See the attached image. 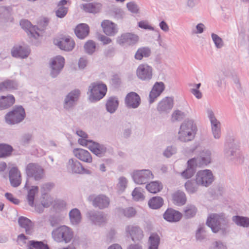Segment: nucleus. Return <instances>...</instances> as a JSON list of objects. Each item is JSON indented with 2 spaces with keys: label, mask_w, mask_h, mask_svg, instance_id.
Here are the masks:
<instances>
[{
  "label": "nucleus",
  "mask_w": 249,
  "mask_h": 249,
  "mask_svg": "<svg viewBox=\"0 0 249 249\" xmlns=\"http://www.w3.org/2000/svg\"><path fill=\"white\" fill-rule=\"evenodd\" d=\"M206 224L214 233L220 231L223 235H226L229 232V221L223 213L210 214Z\"/></svg>",
  "instance_id": "f257e3e1"
},
{
  "label": "nucleus",
  "mask_w": 249,
  "mask_h": 249,
  "mask_svg": "<svg viewBox=\"0 0 249 249\" xmlns=\"http://www.w3.org/2000/svg\"><path fill=\"white\" fill-rule=\"evenodd\" d=\"M27 175V180L24 188H29V178H33L36 181L43 179L45 176V171L43 167L36 163H30L27 165L25 168Z\"/></svg>",
  "instance_id": "f03ea898"
},
{
  "label": "nucleus",
  "mask_w": 249,
  "mask_h": 249,
  "mask_svg": "<svg viewBox=\"0 0 249 249\" xmlns=\"http://www.w3.org/2000/svg\"><path fill=\"white\" fill-rule=\"evenodd\" d=\"M197 128L193 120L185 121L180 125L178 139L181 142L191 141L195 137Z\"/></svg>",
  "instance_id": "7ed1b4c3"
},
{
  "label": "nucleus",
  "mask_w": 249,
  "mask_h": 249,
  "mask_svg": "<svg viewBox=\"0 0 249 249\" xmlns=\"http://www.w3.org/2000/svg\"><path fill=\"white\" fill-rule=\"evenodd\" d=\"M107 86L100 83H92L89 87V99L91 102H95L102 99L106 94Z\"/></svg>",
  "instance_id": "20e7f679"
},
{
  "label": "nucleus",
  "mask_w": 249,
  "mask_h": 249,
  "mask_svg": "<svg viewBox=\"0 0 249 249\" xmlns=\"http://www.w3.org/2000/svg\"><path fill=\"white\" fill-rule=\"evenodd\" d=\"M53 239L57 242L68 243L73 238V232L69 227L63 225L54 229L52 232Z\"/></svg>",
  "instance_id": "39448f33"
},
{
  "label": "nucleus",
  "mask_w": 249,
  "mask_h": 249,
  "mask_svg": "<svg viewBox=\"0 0 249 249\" xmlns=\"http://www.w3.org/2000/svg\"><path fill=\"white\" fill-rule=\"evenodd\" d=\"M25 115V110L22 106H16L5 115V120L9 124H18L24 119Z\"/></svg>",
  "instance_id": "423d86ee"
},
{
  "label": "nucleus",
  "mask_w": 249,
  "mask_h": 249,
  "mask_svg": "<svg viewBox=\"0 0 249 249\" xmlns=\"http://www.w3.org/2000/svg\"><path fill=\"white\" fill-rule=\"evenodd\" d=\"M48 23V20L47 18H44L42 21L40 22V24H42V28H39L36 26H32L31 22L28 20L22 19L20 21V25L22 28L28 31L31 35L35 38L39 36L37 31L43 30L47 26Z\"/></svg>",
  "instance_id": "0eeeda50"
},
{
  "label": "nucleus",
  "mask_w": 249,
  "mask_h": 249,
  "mask_svg": "<svg viewBox=\"0 0 249 249\" xmlns=\"http://www.w3.org/2000/svg\"><path fill=\"white\" fill-rule=\"evenodd\" d=\"M88 200L92 202L94 207L100 210L108 208L110 204L109 198L104 195H91L89 196Z\"/></svg>",
  "instance_id": "6e6552de"
},
{
  "label": "nucleus",
  "mask_w": 249,
  "mask_h": 249,
  "mask_svg": "<svg viewBox=\"0 0 249 249\" xmlns=\"http://www.w3.org/2000/svg\"><path fill=\"white\" fill-rule=\"evenodd\" d=\"M132 177L135 183L138 184H145L154 177L152 172L146 169L134 171Z\"/></svg>",
  "instance_id": "1a4fd4ad"
},
{
  "label": "nucleus",
  "mask_w": 249,
  "mask_h": 249,
  "mask_svg": "<svg viewBox=\"0 0 249 249\" xmlns=\"http://www.w3.org/2000/svg\"><path fill=\"white\" fill-rule=\"evenodd\" d=\"M196 182L200 186L208 187L213 181V176L210 170H200L196 175Z\"/></svg>",
  "instance_id": "9d476101"
},
{
  "label": "nucleus",
  "mask_w": 249,
  "mask_h": 249,
  "mask_svg": "<svg viewBox=\"0 0 249 249\" xmlns=\"http://www.w3.org/2000/svg\"><path fill=\"white\" fill-rule=\"evenodd\" d=\"M80 95V91L76 89L71 91L65 97L63 102V107L67 110L72 109L76 105Z\"/></svg>",
  "instance_id": "9b49d317"
},
{
  "label": "nucleus",
  "mask_w": 249,
  "mask_h": 249,
  "mask_svg": "<svg viewBox=\"0 0 249 249\" xmlns=\"http://www.w3.org/2000/svg\"><path fill=\"white\" fill-rule=\"evenodd\" d=\"M65 59L61 56H57L52 59L50 63L51 71L50 75L53 77H56L64 67Z\"/></svg>",
  "instance_id": "f8f14e48"
},
{
  "label": "nucleus",
  "mask_w": 249,
  "mask_h": 249,
  "mask_svg": "<svg viewBox=\"0 0 249 249\" xmlns=\"http://www.w3.org/2000/svg\"><path fill=\"white\" fill-rule=\"evenodd\" d=\"M138 40L139 36L131 33H123L116 38L117 43L122 46L133 45Z\"/></svg>",
  "instance_id": "ddd939ff"
},
{
  "label": "nucleus",
  "mask_w": 249,
  "mask_h": 249,
  "mask_svg": "<svg viewBox=\"0 0 249 249\" xmlns=\"http://www.w3.org/2000/svg\"><path fill=\"white\" fill-rule=\"evenodd\" d=\"M138 77L142 81H149L153 76V69L147 64L140 65L136 71Z\"/></svg>",
  "instance_id": "4468645a"
},
{
  "label": "nucleus",
  "mask_w": 249,
  "mask_h": 249,
  "mask_svg": "<svg viewBox=\"0 0 249 249\" xmlns=\"http://www.w3.org/2000/svg\"><path fill=\"white\" fill-rule=\"evenodd\" d=\"M140 96L135 92L128 93L124 98V104L129 109L138 108L141 104Z\"/></svg>",
  "instance_id": "2eb2a0df"
},
{
  "label": "nucleus",
  "mask_w": 249,
  "mask_h": 249,
  "mask_svg": "<svg viewBox=\"0 0 249 249\" xmlns=\"http://www.w3.org/2000/svg\"><path fill=\"white\" fill-rule=\"evenodd\" d=\"M86 216L92 223L95 225H101L107 221L106 217L103 212L94 210L88 211Z\"/></svg>",
  "instance_id": "dca6fc26"
},
{
  "label": "nucleus",
  "mask_w": 249,
  "mask_h": 249,
  "mask_svg": "<svg viewBox=\"0 0 249 249\" xmlns=\"http://www.w3.org/2000/svg\"><path fill=\"white\" fill-rule=\"evenodd\" d=\"M194 163L196 166L203 167L206 166L211 162V153L209 150H203L199 156L196 158H194Z\"/></svg>",
  "instance_id": "f3484780"
},
{
  "label": "nucleus",
  "mask_w": 249,
  "mask_h": 249,
  "mask_svg": "<svg viewBox=\"0 0 249 249\" xmlns=\"http://www.w3.org/2000/svg\"><path fill=\"white\" fill-rule=\"evenodd\" d=\"M125 231L134 242L141 241L143 237V231L138 226L128 225L125 227Z\"/></svg>",
  "instance_id": "a211bd4d"
},
{
  "label": "nucleus",
  "mask_w": 249,
  "mask_h": 249,
  "mask_svg": "<svg viewBox=\"0 0 249 249\" xmlns=\"http://www.w3.org/2000/svg\"><path fill=\"white\" fill-rule=\"evenodd\" d=\"M164 88L165 86L163 82H157L155 83L149 95V102L150 104L153 103L155 101L163 92Z\"/></svg>",
  "instance_id": "6ab92c4d"
},
{
  "label": "nucleus",
  "mask_w": 249,
  "mask_h": 249,
  "mask_svg": "<svg viewBox=\"0 0 249 249\" xmlns=\"http://www.w3.org/2000/svg\"><path fill=\"white\" fill-rule=\"evenodd\" d=\"M104 33L108 36H114L118 32L117 25L109 20H104L101 23Z\"/></svg>",
  "instance_id": "aec40b11"
},
{
  "label": "nucleus",
  "mask_w": 249,
  "mask_h": 249,
  "mask_svg": "<svg viewBox=\"0 0 249 249\" xmlns=\"http://www.w3.org/2000/svg\"><path fill=\"white\" fill-rule=\"evenodd\" d=\"M164 219L169 222H177L180 221L182 214L179 212L172 208L167 209L163 215Z\"/></svg>",
  "instance_id": "412c9836"
},
{
  "label": "nucleus",
  "mask_w": 249,
  "mask_h": 249,
  "mask_svg": "<svg viewBox=\"0 0 249 249\" xmlns=\"http://www.w3.org/2000/svg\"><path fill=\"white\" fill-rule=\"evenodd\" d=\"M9 180L11 185L14 187L18 186L21 182V174L17 167L11 168L9 173Z\"/></svg>",
  "instance_id": "4be33fe9"
},
{
  "label": "nucleus",
  "mask_w": 249,
  "mask_h": 249,
  "mask_svg": "<svg viewBox=\"0 0 249 249\" xmlns=\"http://www.w3.org/2000/svg\"><path fill=\"white\" fill-rule=\"evenodd\" d=\"M67 167L69 172L75 174H83L86 170L81 163L76 159H70Z\"/></svg>",
  "instance_id": "5701e85b"
},
{
  "label": "nucleus",
  "mask_w": 249,
  "mask_h": 249,
  "mask_svg": "<svg viewBox=\"0 0 249 249\" xmlns=\"http://www.w3.org/2000/svg\"><path fill=\"white\" fill-rule=\"evenodd\" d=\"M30 53V50L27 46H14L11 51V54L13 57L21 58L27 57Z\"/></svg>",
  "instance_id": "b1692460"
},
{
  "label": "nucleus",
  "mask_w": 249,
  "mask_h": 249,
  "mask_svg": "<svg viewBox=\"0 0 249 249\" xmlns=\"http://www.w3.org/2000/svg\"><path fill=\"white\" fill-rule=\"evenodd\" d=\"M173 98L166 97L159 102L157 110L160 113L169 112L173 107Z\"/></svg>",
  "instance_id": "393cba45"
},
{
  "label": "nucleus",
  "mask_w": 249,
  "mask_h": 249,
  "mask_svg": "<svg viewBox=\"0 0 249 249\" xmlns=\"http://www.w3.org/2000/svg\"><path fill=\"white\" fill-rule=\"evenodd\" d=\"M57 45L60 49L69 52L74 48L75 42L71 38L68 37L61 38L57 42Z\"/></svg>",
  "instance_id": "a878e982"
},
{
  "label": "nucleus",
  "mask_w": 249,
  "mask_h": 249,
  "mask_svg": "<svg viewBox=\"0 0 249 249\" xmlns=\"http://www.w3.org/2000/svg\"><path fill=\"white\" fill-rule=\"evenodd\" d=\"M89 148L93 154L99 157L104 156L107 152V148L104 145L93 141L91 144H89Z\"/></svg>",
  "instance_id": "bb28decb"
},
{
  "label": "nucleus",
  "mask_w": 249,
  "mask_h": 249,
  "mask_svg": "<svg viewBox=\"0 0 249 249\" xmlns=\"http://www.w3.org/2000/svg\"><path fill=\"white\" fill-rule=\"evenodd\" d=\"M73 152L74 156L80 160L88 163L92 162L91 156L87 150L83 149H74Z\"/></svg>",
  "instance_id": "cd10ccee"
},
{
  "label": "nucleus",
  "mask_w": 249,
  "mask_h": 249,
  "mask_svg": "<svg viewBox=\"0 0 249 249\" xmlns=\"http://www.w3.org/2000/svg\"><path fill=\"white\" fill-rule=\"evenodd\" d=\"M194 159H190L188 160L187 168L181 173V176L186 179L191 178L196 171V165L194 163Z\"/></svg>",
  "instance_id": "c85d7f7f"
},
{
  "label": "nucleus",
  "mask_w": 249,
  "mask_h": 249,
  "mask_svg": "<svg viewBox=\"0 0 249 249\" xmlns=\"http://www.w3.org/2000/svg\"><path fill=\"white\" fill-rule=\"evenodd\" d=\"M89 32V26L85 23H81L78 25L75 30L74 33L77 37L80 39H84L87 37Z\"/></svg>",
  "instance_id": "c756f323"
},
{
  "label": "nucleus",
  "mask_w": 249,
  "mask_h": 249,
  "mask_svg": "<svg viewBox=\"0 0 249 249\" xmlns=\"http://www.w3.org/2000/svg\"><path fill=\"white\" fill-rule=\"evenodd\" d=\"M15 102V98L12 95L0 96V110L9 108L14 104Z\"/></svg>",
  "instance_id": "7c9ffc66"
},
{
  "label": "nucleus",
  "mask_w": 249,
  "mask_h": 249,
  "mask_svg": "<svg viewBox=\"0 0 249 249\" xmlns=\"http://www.w3.org/2000/svg\"><path fill=\"white\" fill-rule=\"evenodd\" d=\"M19 226L25 230L26 233L31 234L33 231V223L32 221L27 217L20 216L18 219Z\"/></svg>",
  "instance_id": "2f4dec72"
},
{
  "label": "nucleus",
  "mask_w": 249,
  "mask_h": 249,
  "mask_svg": "<svg viewBox=\"0 0 249 249\" xmlns=\"http://www.w3.org/2000/svg\"><path fill=\"white\" fill-rule=\"evenodd\" d=\"M18 85L13 80H6L0 83V92L11 91L18 89Z\"/></svg>",
  "instance_id": "473e14b6"
},
{
  "label": "nucleus",
  "mask_w": 249,
  "mask_h": 249,
  "mask_svg": "<svg viewBox=\"0 0 249 249\" xmlns=\"http://www.w3.org/2000/svg\"><path fill=\"white\" fill-rule=\"evenodd\" d=\"M119 105V101L115 97H109L106 103V107L107 112L113 113L117 110Z\"/></svg>",
  "instance_id": "72a5a7b5"
},
{
  "label": "nucleus",
  "mask_w": 249,
  "mask_h": 249,
  "mask_svg": "<svg viewBox=\"0 0 249 249\" xmlns=\"http://www.w3.org/2000/svg\"><path fill=\"white\" fill-rule=\"evenodd\" d=\"M151 54V50L148 47L139 48L134 56L136 60H141L143 57H148Z\"/></svg>",
  "instance_id": "f704fd0d"
},
{
  "label": "nucleus",
  "mask_w": 249,
  "mask_h": 249,
  "mask_svg": "<svg viewBox=\"0 0 249 249\" xmlns=\"http://www.w3.org/2000/svg\"><path fill=\"white\" fill-rule=\"evenodd\" d=\"M199 186L196 179L188 180L184 184L186 191L190 194L196 193L198 191Z\"/></svg>",
  "instance_id": "c9c22d12"
},
{
  "label": "nucleus",
  "mask_w": 249,
  "mask_h": 249,
  "mask_svg": "<svg viewBox=\"0 0 249 249\" xmlns=\"http://www.w3.org/2000/svg\"><path fill=\"white\" fill-rule=\"evenodd\" d=\"M173 199L175 204L181 206L186 202V195L183 192L178 191L173 195Z\"/></svg>",
  "instance_id": "e433bc0d"
},
{
  "label": "nucleus",
  "mask_w": 249,
  "mask_h": 249,
  "mask_svg": "<svg viewBox=\"0 0 249 249\" xmlns=\"http://www.w3.org/2000/svg\"><path fill=\"white\" fill-rule=\"evenodd\" d=\"M117 211L119 214L127 218L134 217L137 213L136 209L132 207H129L124 209L119 208L117 209Z\"/></svg>",
  "instance_id": "4c0bfd02"
},
{
  "label": "nucleus",
  "mask_w": 249,
  "mask_h": 249,
  "mask_svg": "<svg viewBox=\"0 0 249 249\" xmlns=\"http://www.w3.org/2000/svg\"><path fill=\"white\" fill-rule=\"evenodd\" d=\"M232 220L237 225L244 228H249V217L235 215L232 217Z\"/></svg>",
  "instance_id": "58836bf2"
},
{
  "label": "nucleus",
  "mask_w": 249,
  "mask_h": 249,
  "mask_svg": "<svg viewBox=\"0 0 249 249\" xmlns=\"http://www.w3.org/2000/svg\"><path fill=\"white\" fill-rule=\"evenodd\" d=\"M69 217L70 221L72 225H77L81 221V213L80 211L76 208L73 209L70 212Z\"/></svg>",
  "instance_id": "ea45409f"
},
{
  "label": "nucleus",
  "mask_w": 249,
  "mask_h": 249,
  "mask_svg": "<svg viewBox=\"0 0 249 249\" xmlns=\"http://www.w3.org/2000/svg\"><path fill=\"white\" fill-rule=\"evenodd\" d=\"M67 1L66 0H61L58 3V9L55 11L56 16L59 18H64L68 13V8L65 7Z\"/></svg>",
  "instance_id": "a19ab883"
},
{
  "label": "nucleus",
  "mask_w": 249,
  "mask_h": 249,
  "mask_svg": "<svg viewBox=\"0 0 249 249\" xmlns=\"http://www.w3.org/2000/svg\"><path fill=\"white\" fill-rule=\"evenodd\" d=\"M148 204L152 209H158L163 205V199L160 196H154L148 201Z\"/></svg>",
  "instance_id": "79ce46f5"
},
{
  "label": "nucleus",
  "mask_w": 249,
  "mask_h": 249,
  "mask_svg": "<svg viewBox=\"0 0 249 249\" xmlns=\"http://www.w3.org/2000/svg\"><path fill=\"white\" fill-rule=\"evenodd\" d=\"M160 242V238L157 233H152L149 237L148 249H158Z\"/></svg>",
  "instance_id": "37998d69"
},
{
  "label": "nucleus",
  "mask_w": 249,
  "mask_h": 249,
  "mask_svg": "<svg viewBox=\"0 0 249 249\" xmlns=\"http://www.w3.org/2000/svg\"><path fill=\"white\" fill-rule=\"evenodd\" d=\"M101 5L100 3H89L83 4V9L86 12L90 13H97L101 8Z\"/></svg>",
  "instance_id": "c03bdc74"
},
{
  "label": "nucleus",
  "mask_w": 249,
  "mask_h": 249,
  "mask_svg": "<svg viewBox=\"0 0 249 249\" xmlns=\"http://www.w3.org/2000/svg\"><path fill=\"white\" fill-rule=\"evenodd\" d=\"M236 151V148L233 142H227L225 144L224 153L228 158H230L232 159V157L234 156Z\"/></svg>",
  "instance_id": "a18cd8bd"
},
{
  "label": "nucleus",
  "mask_w": 249,
  "mask_h": 249,
  "mask_svg": "<svg viewBox=\"0 0 249 249\" xmlns=\"http://www.w3.org/2000/svg\"><path fill=\"white\" fill-rule=\"evenodd\" d=\"M208 117L211 122V129L221 128L220 122L215 118L212 110H207Z\"/></svg>",
  "instance_id": "49530a36"
},
{
  "label": "nucleus",
  "mask_w": 249,
  "mask_h": 249,
  "mask_svg": "<svg viewBox=\"0 0 249 249\" xmlns=\"http://www.w3.org/2000/svg\"><path fill=\"white\" fill-rule=\"evenodd\" d=\"M0 19L4 21H12L13 18L11 17V11L9 8L6 7H0Z\"/></svg>",
  "instance_id": "de8ad7c7"
},
{
  "label": "nucleus",
  "mask_w": 249,
  "mask_h": 249,
  "mask_svg": "<svg viewBox=\"0 0 249 249\" xmlns=\"http://www.w3.org/2000/svg\"><path fill=\"white\" fill-rule=\"evenodd\" d=\"M0 152L2 155H0V158H3L9 157L11 155L14 150L12 146L4 143L0 144Z\"/></svg>",
  "instance_id": "09e8293b"
},
{
  "label": "nucleus",
  "mask_w": 249,
  "mask_h": 249,
  "mask_svg": "<svg viewBox=\"0 0 249 249\" xmlns=\"http://www.w3.org/2000/svg\"><path fill=\"white\" fill-rule=\"evenodd\" d=\"M38 187L37 186H33L32 188L29 189L28 192L27 200L29 205L33 207L34 204L35 195L38 192Z\"/></svg>",
  "instance_id": "8fccbe9b"
},
{
  "label": "nucleus",
  "mask_w": 249,
  "mask_h": 249,
  "mask_svg": "<svg viewBox=\"0 0 249 249\" xmlns=\"http://www.w3.org/2000/svg\"><path fill=\"white\" fill-rule=\"evenodd\" d=\"M145 187L147 191L154 194L160 192L162 188L161 184L157 181L151 182L147 184Z\"/></svg>",
  "instance_id": "3c124183"
},
{
  "label": "nucleus",
  "mask_w": 249,
  "mask_h": 249,
  "mask_svg": "<svg viewBox=\"0 0 249 249\" xmlns=\"http://www.w3.org/2000/svg\"><path fill=\"white\" fill-rule=\"evenodd\" d=\"M27 249H49V248L41 241L32 240L29 242Z\"/></svg>",
  "instance_id": "603ef678"
},
{
  "label": "nucleus",
  "mask_w": 249,
  "mask_h": 249,
  "mask_svg": "<svg viewBox=\"0 0 249 249\" xmlns=\"http://www.w3.org/2000/svg\"><path fill=\"white\" fill-rule=\"evenodd\" d=\"M197 211L196 207L193 205H187L184 209V216L189 219L194 217Z\"/></svg>",
  "instance_id": "864d4df0"
},
{
  "label": "nucleus",
  "mask_w": 249,
  "mask_h": 249,
  "mask_svg": "<svg viewBox=\"0 0 249 249\" xmlns=\"http://www.w3.org/2000/svg\"><path fill=\"white\" fill-rule=\"evenodd\" d=\"M85 52L89 54H92L96 49V44L93 40H88L84 45V46Z\"/></svg>",
  "instance_id": "5fc2aeb1"
},
{
  "label": "nucleus",
  "mask_w": 249,
  "mask_h": 249,
  "mask_svg": "<svg viewBox=\"0 0 249 249\" xmlns=\"http://www.w3.org/2000/svg\"><path fill=\"white\" fill-rule=\"evenodd\" d=\"M142 189L140 187H136L132 193V196L134 200L139 201L143 200L144 196L142 193Z\"/></svg>",
  "instance_id": "6e6d98bb"
},
{
  "label": "nucleus",
  "mask_w": 249,
  "mask_h": 249,
  "mask_svg": "<svg viewBox=\"0 0 249 249\" xmlns=\"http://www.w3.org/2000/svg\"><path fill=\"white\" fill-rule=\"evenodd\" d=\"M212 38L214 42L215 47L217 49H220L224 46V42L222 39L217 35L212 33L211 35Z\"/></svg>",
  "instance_id": "4d7b16f0"
},
{
  "label": "nucleus",
  "mask_w": 249,
  "mask_h": 249,
  "mask_svg": "<svg viewBox=\"0 0 249 249\" xmlns=\"http://www.w3.org/2000/svg\"><path fill=\"white\" fill-rule=\"evenodd\" d=\"M54 184L52 182H47L42 184L41 187V192L42 196H45L54 187Z\"/></svg>",
  "instance_id": "13d9d810"
},
{
  "label": "nucleus",
  "mask_w": 249,
  "mask_h": 249,
  "mask_svg": "<svg viewBox=\"0 0 249 249\" xmlns=\"http://www.w3.org/2000/svg\"><path fill=\"white\" fill-rule=\"evenodd\" d=\"M185 117L184 112L179 110H175L172 115V119L173 121H179L182 120Z\"/></svg>",
  "instance_id": "bf43d9fd"
},
{
  "label": "nucleus",
  "mask_w": 249,
  "mask_h": 249,
  "mask_svg": "<svg viewBox=\"0 0 249 249\" xmlns=\"http://www.w3.org/2000/svg\"><path fill=\"white\" fill-rule=\"evenodd\" d=\"M126 7L128 10L131 13L134 14L139 13V8L138 5L134 1L128 2L126 4Z\"/></svg>",
  "instance_id": "052dcab7"
},
{
  "label": "nucleus",
  "mask_w": 249,
  "mask_h": 249,
  "mask_svg": "<svg viewBox=\"0 0 249 249\" xmlns=\"http://www.w3.org/2000/svg\"><path fill=\"white\" fill-rule=\"evenodd\" d=\"M177 148L175 146H168L163 152V155L167 157L170 158L173 155L177 153Z\"/></svg>",
  "instance_id": "680f3d73"
},
{
  "label": "nucleus",
  "mask_w": 249,
  "mask_h": 249,
  "mask_svg": "<svg viewBox=\"0 0 249 249\" xmlns=\"http://www.w3.org/2000/svg\"><path fill=\"white\" fill-rule=\"evenodd\" d=\"M127 184V180L126 178L124 177H121L119 179L117 186L120 190L124 191L126 187Z\"/></svg>",
  "instance_id": "e2e57ef3"
},
{
  "label": "nucleus",
  "mask_w": 249,
  "mask_h": 249,
  "mask_svg": "<svg viewBox=\"0 0 249 249\" xmlns=\"http://www.w3.org/2000/svg\"><path fill=\"white\" fill-rule=\"evenodd\" d=\"M115 53V49L114 47L109 46L104 51V55L107 57H113Z\"/></svg>",
  "instance_id": "0e129e2a"
},
{
  "label": "nucleus",
  "mask_w": 249,
  "mask_h": 249,
  "mask_svg": "<svg viewBox=\"0 0 249 249\" xmlns=\"http://www.w3.org/2000/svg\"><path fill=\"white\" fill-rule=\"evenodd\" d=\"M204 232L205 230L204 228L202 227H199L196 233V240L201 241L202 240L204 239L205 237Z\"/></svg>",
  "instance_id": "69168bd1"
},
{
  "label": "nucleus",
  "mask_w": 249,
  "mask_h": 249,
  "mask_svg": "<svg viewBox=\"0 0 249 249\" xmlns=\"http://www.w3.org/2000/svg\"><path fill=\"white\" fill-rule=\"evenodd\" d=\"M224 77L221 72H218L214 76V79L216 81V85L218 87H221L224 81Z\"/></svg>",
  "instance_id": "338daca9"
},
{
  "label": "nucleus",
  "mask_w": 249,
  "mask_h": 249,
  "mask_svg": "<svg viewBox=\"0 0 249 249\" xmlns=\"http://www.w3.org/2000/svg\"><path fill=\"white\" fill-rule=\"evenodd\" d=\"M114 18L116 19H122L124 16V12L120 8H116L113 10Z\"/></svg>",
  "instance_id": "774afa93"
}]
</instances>
